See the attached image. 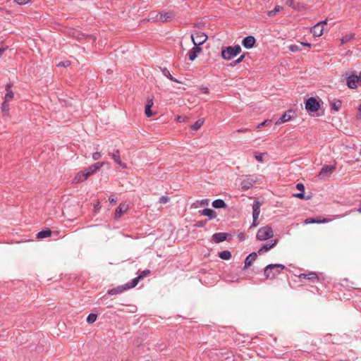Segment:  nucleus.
Here are the masks:
<instances>
[{"mask_svg": "<svg viewBox=\"0 0 361 361\" xmlns=\"http://www.w3.org/2000/svg\"><path fill=\"white\" fill-rule=\"evenodd\" d=\"M103 165L104 162H97L90 166L89 168L85 169L82 171H80L77 173L73 180V183H79L83 182L88 178V176L99 170L101 167L103 166Z\"/></svg>", "mask_w": 361, "mask_h": 361, "instance_id": "f257e3e1", "label": "nucleus"}, {"mask_svg": "<svg viewBox=\"0 0 361 361\" xmlns=\"http://www.w3.org/2000/svg\"><path fill=\"white\" fill-rule=\"evenodd\" d=\"M285 268V266L281 264H271L264 268V274L267 279H273Z\"/></svg>", "mask_w": 361, "mask_h": 361, "instance_id": "f03ea898", "label": "nucleus"}, {"mask_svg": "<svg viewBox=\"0 0 361 361\" xmlns=\"http://www.w3.org/2000/svg\"><path fill=\"white\" fill-rule=\"evenodd\" d=\"M241 47L239 44L223 47L221 50V57L226 60H231L241 52Z\"/></svg>", "mask_w": 361, "mask_h": 361, "instance_id": "7ed1b4c3", "label": "nucleus"}, {"mask_svg": "<svg viewBox=\"0 0 361 361\" xmlns=\"http://www.w3.org/2000/svg\"><path fill=\"white\" fill-rule=\"evenodd\" d=\"M346 85L350 89H355L361 86V71L358 75L354 72L348 75L346 78Z\"/></svg>", "mask_w": 361, "mask_h": 361, "instance_id": "20e7f679", "label": "nucleus"}, {"mask_svg": "<svg viewBox=\"0 0 361 361\" xmlns=\"http://www.w3.org/2000/svg\"><path fill=\"white\" fill-rule=\"evenodd\" d=\"M274 235V231L269 226H266L260 228L256 235V238L259 240H266L271 238H272Z\"/></svg>", "mask_w": 361, "mask_h": 361, "instance_id": "39448f33", "label": "nucleus"}, {"mask_svg": "<svg viewBox=\"0 0 361 361\" xmlns=\"http://www.w3.org/2000/svg\"><path fill=\"white\" fill-rule=\"evenodd\" d=\"M192 41L194 45H202L207 39V35L203 32H195L191 35Z\"/></svg>", "mask_w": 361, "mask_h": 361, "instance_id": "423d86ee", "label": "nucleus"}, {"mask_svg": "<svg viewBox=\"0 0 361 361\" xmlns=\"http://www.w3.org/2000/svg\"><path fill=\"white\" fill-rule=\"evenodd\" d=\"M135 286V278L131 279V281L123 286H118L116 288H112L108 290L107 293H120L124 290H126L130 288Z\"/></svg>", "mask_w": 361, "mask_h": 361, "instance_id": "0eeeda50", "label": "nucleus"}, {"mask_svg": "<svg viewBox=\"0 0 361 361\" xmlns=\"http://www.w3.org/2000/svg\"><path fill=\"white\" fill-rule=\"evenodd\" d=\"M336 169V165H324L318 175L320 179H325L331 175V173Z\"/></svg>", "mask_w": 361, "mask_h": 361, "instance_id": "6e6552de", "label": "nucleus"}, {"mask_svg": "<svg viewBox=\"0 0 361 361\" xmlns=\"http://www.w3.org/2000/svg\"><path fill=\"white\" fill-rule=\"evenodd\" d=\"M319 108V104L314 97H310L305 102V109L308 112H315Z\"/></svg>", "mask_w": 361, "mask_h": 361, "instance_id": "1a4fd4ad", "label": "nucleus"}, {"mask_svg": "<svg viewBox=\"0 0 361 361\" xmlns=\"http://www.w3.org/2000/svg\"><path fill=\"white\" fill-rule=\"evenodd\" d=\"M295 115V111L293 109H288L285 111L283 114L275 122L276 126H279L281 123L288 122L294 118Z\"/></svg>", "mask_w": 361, "mask_h": 361, "instance_id": "9d476101", "label": "nucleus"}, {"mask_svg": "<svg viewBox=\"0 0 361 361\" xmlns=\"http://www.w3.org/2000/svg\"><path fill=\"white\" fill-rule=\"evenodd\" d=\"M176 16V14L172 11H169L164 13H157L155 20L161 22H166L172 20Z\"/></svg>", "mask_w": 361, "mask_h": 361, "instance_id": "9b49d317", "label": "nucleus"}, {"mask_svg": "<svg viewBox=\"0 0 361 361\" xmlns=\"http://www.w3.org/2000/svg\"><path fill=\"white\" fill-rule=\"evenodd\" d=\"M257 181V177L255 176H246L243 180L241 182V188L244 190L250 189L255 183Z\"/></svg>", "mask_w": 361, "mask_h": 361, "instance_id": "f8f14e48", "label": "nucleus"}, {"mask_svg": "<svg viewBox=\"0 0 361 361\" xmlns=\"http://www.w3.org/2000/svg\"><path fill=\"white\" fill-rule=\"evenodd\" d=\"M298 277L301 281L306 279L311 283H314L319 281L317 273L314 271L300 274Z\"/></svg>", "mask_w": 361, "mask_h": 361, "instance_id": "ddd939ff", "label": "nucleus"}, {"mask_svg": "<svg viewBox=\"0 0 361 361\" xmlns=\"http://www.w3.org/2000/svg\"><path fill=\"white\" fill-rule=\"evenodd\" d=\"M128 205L126 203H121L115 211V219H118L121 218L128 211Z\"/></svg>", "mask_w": 361, "mask_h": 361, "instance_id": "4468645a", "label": "nucleus"}, {"mask_svg": "<svg viewBox=\"0 0 361 361\" xmlns=\"http://www.w3.org/2000/svg\"><path fill=\"white\" fill-rule=\"evenodd\" d=\"M154 105V100L152 98H147L145 105V114L147 117H151L156 114V112L152 111V107Z\"/></svg>", "mask_w": 361, "mask_h": 361, "instance_id": "2eb2a0df", "label": "nucleus"}, {"mask_svg": "<svg viewBox=\"0 0 361 361\" xmlns=\"http://www.w3.org/2000/svg\"><path fill=\"white\" fill-rule=\"evenodd\" d=\"M255 42V38L253 36L248 35L243 39L242 44L246 49H251L254 47Z\"/></svg>", "mask_w": 361, "mask_h": 361, "instance_id": "dca6fc26", "label": "nucleus"}, {"mask_svg": "<svg viewBox=\"0 0 361 361\" xmlns=\"http://www.w3.org/2000/svg\"><path fill=\"white\" fill-rule=\"evenodd\" d=\"M201 51L202 48L199 45H194L193 48L188 51V57L190 61H194L197 58L198 54L201 52Z\"/></svg>", "mask_w": 361, "mask_h": 361, "instance_id": "f3484780", "label": "nucleus"}, {"mask_svg": "<svg viewBox=\"0 0 361 361\" xmlns=\"http://www.w3.org/2000/svg\"><path fill=\"white\" fill-rule=\"evenodd\" d=\"M278 243V240H274L272 243H267L263 244L262 246L258 250V253L259 255H262L269 250H271L276 243Z\"/></svg>", "mask_w": 361, "mask_h": 361, "instance_id": "a211bd4d", "label": "nucleus"}, {"mask_svg": "<svg viewBox=\"0 0 361 361\" xmlns=\"http://www.w3.org/2000/svg\"><path fill=\"white\" fill-rule=\"evenodd\" d=\"M257 257V255L255 252L248 255L245 260L244 269H247L248 267H250L256 260Z\"/></svg>", "mask_w": 361, "mask_h": 361, "instance_id": "6ab92c4d", "label": "nucleus"}, {"mask_svg": "<svg viewBox=\"0 0 361 361\" xmlns=\"http://www.w3.org/2000/svg\"><path fill=\"white\" fill-rule=\"evenodd\" d=\"M201 215L206 216L209 219H213L216 217V212L210 208H205L202 210L199 211Z\"/></svg>", "mask_w": 361, "mask_h": 361, "instance_id": "aec40b11", "label": "nucleus"}, {"mask_svg": "<svg viewBox=\"0 0 361 361\" xmlns=\"http://www.w3.org/2000/svg\"><path fill=\"white\" fill-rule=\"evenodd\" d=\"M226 233H215L212 235V240L215 243H220L226 240Z\"/></svg>", "mask_w": 361, "mask_h": 361, "instance_id": "412c9836", "label": "nucleus"}, {"mask_svg": "<svg viewBox=\"0 0 361 361\" xmlns=\"http://www.w3.org/2000/svg\"><path fill=\"white\" fill-rule=\"evenodd\" d=\"M261 203L258 200H255L252 204V218L259 217L260 214Z\"/></svg>", "mask_w": 361, "mask_h": 361, "instance_id": "4be33fe9", "label": "nucleus"}, {"mask_svg": "<svg viewBox=\"0 0 361 361\" xmlns=\"http://www.w3.org/2000/svg\"><path fill=\"white\" fill-rule=\"evenodd\" d=\"M311 32L314 36L320 37L324 32V27L319 25V23H316L312 28Z\"/></svg>", "mask_w": 361, "mask_h": 361, "instance_id": "5701e85b", "label": "nucleus"}, {"mask_svg": "<svg viewBox=\"0 0 361 361\" xmlns=\"http://www.w3.org/2000/svg\"><path fill=\"white\" fill-rule=\"evenodd\" d=\"M98 304L99 305L105 306L106 307H110L113 306V301L111 299H109L106 295H104L98 300Z\"/></svg>", "mask_w": 361, "mask_h": 361, "instance_id": "b1692460", "label": "nucleus"}, {"mask_svg": "<svg viewBox=\"0 0 361 361\" xmlns=\"http://www.w3.org/2000/svg\"><path fill=\"white\" fill-rule=\"evenodd\" d=\"M11 88V84H7L6 86V93L5 94L4 101L10 102L11 101L13 100V99L14 97V94Z\"/></svg>", "mask_w": 361, "mask_h": 361, "instance_id": "393cba45", "label": "nucleus"}, {"mask_svg": "<svg viewBox=\"0 0 361 361\" xmlns=\"http://www.w3.org/2000/svg\"><path fill=\"white\" fill-rule=\"evenodd\" d=\"M111 156L116 164L121 165L123 168H126V165L121 162L120 152L118 150H116L111 154Z\"/></svg>", "mask_w": 361, "mask_h": 361, "instance_id": "a878e982", "label": "nucleus"}, {"mask_svg": "<svg viewBox=\"0 0 361 361\" xmlns=\"http://www.w3.org/2000/svg\"><path fill=\"white\" fill-rule=\"evenodd\" d=\"M212 205L216 209H223L226 208L227 207L226 204L222 199H216L214 200L212 203Z\"/></svg>", "mask_w": 361, "mask_h": 361, "instance_id": "bb28decb", "label": "nucleus"}, {"mask_svg": "<svg viewBox=\"0 0 361 361\" xmlns=\"http://www.w3.org/2000/svg\"><path fill=\"white\" fill-rule=\"evenodd\" d=\"M161 72H162V74L166 77L167 78H169L170 80L173 81V82H177V83H182V82H180V80H177L176 78H175L174 77H173L171 75V74L170 73L169 71L166 68H164L162 70H161Z\"/></svg>", "mask_w": 361, "mask_h": 361, "instance_id": "cd10ccee", "label": "nucleus"}, {"mask_svg": "<svg viewBox=\"0 0 361 361\" xmlns=\"http://www.w3.org/2000/svg\"><path fill=\"white\" fill-rule=\"evenodd\" d=\"M9 111H10L9 102H8L6 101H4L1 104V111L3 113V116H8Z\"/></svg>", "mask_w": 361, "mask_h": 361, "instance_id": "c85d7f7f", "label": "nucleus"}, {"mask_svg": "<svg viewBox=\"0 0 361 361\" xmlns=\"http://www.w3.org/2000/svg\"><path fill=\"white\" fill-rule=\"evenodd\" d=\"M51 231L50 229L47 228L46 230L39 231L37 234V238L38 239H42V238H48V237L51 236Z\"/></svg>", "mask_w": 361, "mask_h": 361, "instance_id": "c756f323", "label": "nucleus"}, {"mask_svg": "<svg viewBox=\"0 0 361 361\" xmlns=\"http://www.w3.org/2000/svg\"><path fill=\"white\" fill-rule=\"evenodd\" d=\"M341 106V102L340 100H334L331 103V109L334 111H338Z\"/></svg>", "mask_w": 361, "mask_h": 361, "instance_id": "7c9ffc66", "label": "nucleus"}, {"mask_svg": "<svg viewBox=\"0 0 361 361\" xmlns=\"http://www.w3.org/2000/svg\"><path fill=\"white\" fill-rule=\"evenodd\" d=\"M219 257L224 260H228L231 257V253L228 250H224L219 253Z\"/></svg>", "mask_w": 361, "mask_h": 361, "instance_id": "2f4dec72", "label": "nucleus"}, {"mask_svg": "<svg viewBox=\"0 0 361 361\" xmlns=\"http://www.w3.org/2000/svg\"><path fill=\"white\" fill-rule=\"evenodd\" d=\"M354 37H355L354 33H349L341 38V44H344L350 42L353 39H354Z\"/></svg>", "mask_w": 361, "mask_h": 361, "instance_id": "473e14b6", "label": "nucleus"}, {"mask_svg": "<svg viewBox=\"0 0 361 361\" xmlns=\"http://www.w3.org/2000/svg\"><path fill=\"white\" fill-rule=\"evenodd\" d=\"M204 121L203 118L198 119L194 124L191 126V129L193 130H197L202 127V126L204 123Z\"/></svg>", "mask_w": 361, "mask_h": 361, "instance_id": "72a5a7b5", "label": "nucleus"}, {"mask_svg": "<svg viewBox=\"0 0 361 361\" xmlns=\"http://www.w3.org/2000/svg\"><path fill=\"white\" fill-rule=\"evenodd\" d=\"M282 6L277 5L274 7V8L272 11H269L267 13V15L270 17L274 16L276 15L278 13H279L282 10Z\"/></svg>", "mask_w": 361, "mask_h": 361, "instance_id": "f704fd0d", "label": "nucleus"}, {"mask_svg": "<svg viewBox=\"0 0 361 361\" xmlns=\"http://www.w3.org/2000/svg\"><path fill=\"white\" fill-rule=\"evenodd\" d=\"M149 274H150V271L148 269L142 271L141 272V274H140L138 276H137V284L138 283V282L140 280L143 279L145 277L148 276Z\"/></svg>", "mask_w": 361, "mask_h": 361, "instance_id": "c9c22d12", "label": "nucleus"}, {"mask_svg": "<svg viewBox=\"0 0 361 361\" xmlns=\"http://www.w3.org/2000/svg\"><path fill=\"white\" fill-rule=\"evenodd\" d=\"M326 222H328V221L325 219H322V220H315L314 219L310 218V219H307L305 221V224H313V223H326Z\"/></svg>", "mask_w": 361, "mask_h": 361, "instance_id": "e433bc0d", "label": "nucleus"}, {"mask_svg": "<svg viewBox=\"0 0 361 361\" xmlns=\"http://www.w3.org/2000/svg\"><path fill=\"white\" fill-rule=\"evenodd\" d=\"M97 314L91 313L87 317V322L88 324H93L97 320Z\"/></svg>", "mask_w": 361, "mask_h": 361, "instance_id": "4c0bfd02", "label": "nucleus"}, {"mask_svg": "<svg viewBox=\"0 0 361 361\" xmlns=\"http://www.w3.org/2000/svg\"><path fill=\"white\" fill-rule=\"evenodd\" d=\"M245 54H242L236 60L233 61L230 63V66L233 67L235 66L237 64L241 63L243 59H245Z\"/></svg>", "mask_w": 361, "mask_h": 361, "instance_id": "58836bf2", "label": "nucleus"}, {"mask_svg": "<svg viewBox=\"0 0 361 361\" xmlns=\"http://www.w3.org/2000/svg\"><path fill=\"white\" fill-rule=\"evenodd\" d=\"M266 154V153H255V158L257 161L259 162L264 161V156Z\"/></svg>", "mask_w": 361, "mask_h": 361, "instance_id": "ea45409f", "label": "nucleus"}, {"mask_svg": "<svg viewBox=\"0 0 361 361\" xmlns=\"http://www.w3.org/2000/svg\"><path fill=\"white\" fill-rule=\"evenodd\" d=\"M77 37L80 39V40H82L84 39H86V38H89L90 39H92V40H94V37L92 35H85L84 34H82V33H79L78 35L77 36Z\"/></svg>", "mask_w": 361, "mask_h": 361, "instance_id": "a19ab883", "label": "nucleus"}, {"mask_svg": "<svg viewBox=\"0 0 361 361\" xmlns=\"http://www.w3.org/2000/svg\"><path fill=\"white\" fill-rule=\"evenodd\" d=\"M13 2L18 4L20 6L26 5L32 3L31 0H13Z\"/></svg>", "mask_w": 361, "mask_h": 361, "instance_id": "79ce46f5", "label": "nucleus"}, {"mask_svg": "<svg viewBox=\"0 0 361 361\" xmlns=\"http://www.w3.org/2000/svg\"><path fill=\"white\" fill-rule=\"evenodd\" d=\"M169 200H170L169 197L166 196V195H163V196L159 197V202L160 204H166V203H168L169 202Z\"/></svg>", "mask_w": 361, "mask_h": 361, "instance_id": "37998d69", "label": "nucleus"}, {"mask_svg": "<svg viewBox=\"0 0 361 361\" xmlns=\"http://www.w3.org/2000/svg\"><path fill=\"white\" fill-rule=\"evenodd\" d=\"M70 65H71V62L69 61H64L59 62L57 64V66L66 68V67H68Z\"/></svg>", "mask_w": 361, "mask_h": 361, "instance_id": "c03bdc74", "label": "nucleus"}, {"mask_svg": "<svg viewBox=\"0 0 361 361\" xmlns=\"http://www.w3.org/2000/svg\"><path fill=\"white\" fill-rule=\"evenodd\" d=\"M289 50L292 52H297L300 50V47L296 44H293L289 47Z\"/></svg>", "mask_w": 361, "mask_h": 361, "instance_id": "a18cd8bd", "label": "nucleus"}, {"mask_svg": "<svg viewBox=\"0 0 361 361\" xmlns=\"http://www.w3.org/2000/svg\"><path fill=\"white\" fill-rule=\"evenodd\" d=\"M293 196L295 197L300 198V199H305V200H309L310 199L309 196L307 197H305L304 192H300L299 193H296Z\"/></svg>", "mask_w": 361, "mask_h": 361, "instance_id": "49530a36", "label": "nucleus"}, {"mask_svg": "<svg viewBox=\"0 0 361 361\" xmlns=\"http://www.w3.org/2000/svg\"><path fill=\"white\" fill-rule=\"evenodd\" d=\"M270 122H271V120H269V119H267V120H264L263 122H262L261 123H259L258 126H257V128H261L264 126H265L267 124L269 123Z\"/></svg>", "mask_w": 361, "mask_h": 361, "instance_id": "de8ad7c7", "label": "nucleus"}, {"mask_svg": "<svg viewBox=\"0 0 361 361\" xmlns=\"http://www.w3.org/2000/svg\"><path fill=\"white\" fill-rule=\"evenodd\" d=\"M286 6H289V7H292V8H295V2H294V1H293V0H287V1H286Z\"/></svg>", "mask_w": 361, "mask_h": 361, "instance_id": "09e8293b", "label": "nucleus"}, {"mask_svg": "<svg viewBox=\"0 0 361 361\" xmlns=\"http://www.w3.org/2000/svg\"><path fill=\"white\" fill-rule=\"evenodd\" d=\"M296 188L300 190V192H304L305 191V186L302 183H298L296 185Z\"/></svg>", "mask_w": 361, "mask_h": 361, "instance_id": "8fccbe9b", "label": "nucleus"}, {"mask_svg": "<svg viewBox=\"0 0 361 361\" xmlns=\"http://www.w3.org/2000/svg\"><path fill=\"white\" fill-rule=\"evenodd\" d=\"M101 157V153L100 152H94L92 154V159L94 160H98Z\"/></svg>", "mask_w": 361, "mask_h": 361, "instance_id": "3c124183", "label": "nucleus"}, {"mask_svg": "<svg viewBox=\"0 0 361 361\" xmlns=\"http://www.w3.org/2000/svg\"><path fill=\"white\" fill-rule=\"evenodd\" d=\"M258 218L259 217H256L255 219H253L251 227H255L259 224Z\"/></svg>", "mask_w": 361, "mask_h": 361, "instance_id": "603ef678", "label": "nucleus"}, {"mask_svg": "<svg viewBox=\"0 0 361 361\" xmlns=\"http://www.w3.org/2000/svg\"><path fill=\"white\" fill-rule=\"evenodd\" d=\"M109 200L111 203L114 204L117 202V198L113 195L110 196Z\"/></svg>", "mask_w": 361, "mask_h": 361, "instance_id": "864d4df0", "label": "nucleus"}, {"mask_svg": "<svg viewBox=\"0 0 361 361\" xmlns=\"http://www.w3.org/2000/svg\"><path fill=\"white\" fill-rule=\"evenodd\" d=\"M250 130L248 128H240L237 130L235 133H246L250 131Z\"/></svg>", "mask_w": 361, "mask_h": 361, "instance_id": "5fc2aeb1", "label": "nucleus"}, {"mask_svg": "<svg viewBox=\"0 0 361 361\" xmlns=\"http://www.w3.org/2000/svg\"><path fill=\"white\" fill-rule=\"evenodd\" d=\"M357 118L360 119L361 118V104H360L358 107V113L357 114Z\"/></svg>", "mask_w": 361, "mask_h": 361, "instance_id": "6e6d98bb", "label": "nucleus"}, {"mask_svg": "<svg viewBox=\"0 0 361 361\" xmlns=\"http://www.w3.org/2000/svg\"><path fill=\"white\" fill-rule=\"evenodd\" d=\"M202 92L204 94H209V88L207 87H202Z\"/></svg>", "mask_w": 361, "mask_h": 361, "instance_id": "4d7b16f0", "label": "nucleus"}, {"mask_svg": "<svg viewBox=\"0 0 361 361\" xmlns=\"http://www.w3.org/2000/svg\"><path fill=\"white\" fill-rule=\"evenodd\" d=\"M327 23V20H324L320 22H318L317 23H319V25L322 26L324 27V25H326Z\"/></svg>", "mask_w": 361, "mask_h": 361, "instance_id": "13d9d810", "label": "nucleus"}, {"mask_svg": "<svg viewBox=\"0 0 361 361\" xmlns=\"http://www.w3.org/2000/svg\"><path fill=\"white\" fill-rule=\"evenodd\" d=\"M204 222L202 221L197 222V224H196V226L198 227H202V226H204Z\"/></svg>", "mask_w": 361, "mask_h": 361, "instance_id": "bf43d9fd", "label": "nucleus"}, {"mask_svg": "<svg viewBox=\"0 0 361 361\" xmlns=\"http://www.w3.org/2000/svg\"><path fill=\"white\" fill-rule=\"evenodd\" d=\"M301 44L303 46H305V47H311V44H310L308 42H301Z\"/></svg>", "mask_w": 361, "mask_h": 361, "instance_id": "052dcab7", "label": "nucleus"}, {"mask_svg": "<svg viewBox=\"0 0 361 361\" xmlns=\"http://www.w3.org/2000/svg\"><path fill=\"white\" fill-rule=\"evenodd\" d=\"M6 48H0V55H1L6 50Z\"/></svg>", "mask_w": 361, "mask_h": 361, "instance_id": "680f3d73", "label": "nucleus"}, {"mask_svg": "<svg viewBox=\"0 0 361 361\" xmlns=\"http://www.w3.org/2000/svg\"><path fill=\"white\" fill-rule=\"evenodd\" d=\"M202 204H208V200H203Z\"/></svg>", "mask_w": 361, "mask_h": 361, "instance_id": "e2e57ef3", "label": "nucleus"}, {"mask_svg": "<svg viewBox=\"0 0 361 361\" xmlns=\"http://www.w3.org/2000/svg\"><path fill=\"white\" fill-rule=\"evenodd\" d=\"M357 211L361 213V201H360V207H359Z\"/></svg>", "mask_w": 361, "mask_h": 361, "instance_id": "0e129e2a", "label": "nucleus"}]
</instances>
